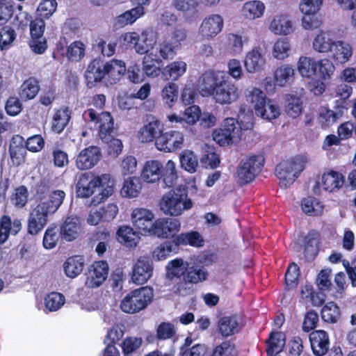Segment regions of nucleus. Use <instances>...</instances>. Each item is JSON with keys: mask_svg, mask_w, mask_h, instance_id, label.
Here are the masks:
<instances>
[{"mask_svg": "<svg viewBox=\"0 0 356 356\" xmlns=\"http://www.w3.org/2000/svg\"><path fill=\"white\" fill-rule=\"evenodd\" d=\"M187 64L183 60H175L166 65L161 71L162 76L167 80H178L186 72Z\"/></svg>", "mask_w": 356, "mask_h": 356, "instance_id": "58836bf2", "label": "nucleus"}, {"mask_svg": "<svg viewBox=\"0 0 356 356\" xmlns=\"http://www.w3.org/2000/svg\"><path fill=\"white\" fill-rule=\"evenodd\" d=\"M334 42L332 33L328 31H321L314 38L312 48L318 53L327 54L332 50Z\"/></svg>", "mask_w": 356, "mask_h": 356, "instance_id": "7c9ffc66", "label": "nucleus"}, {"mask_svg": "<svg viewBox=\"0 0 356 356\" xmlns=\"http://www.w3.org/2000/svg\"><path fill=\"white\" fill-rule=\"evenodd\" d=\"M178 86L172 82L168 83L162 90V97L165 104L171 108L177 99Z\"/></svg>", "mask_w": 356, "mask_h": 356, "instance_id": "680f3d73", "label": "nucleus"}, {"mask_svg": "<svg viewBox=\"0 0 356 356\" xmlns=\"http://www.w3.org/2000/svg\"><path fill=\"white\" fill-rule=\"evenodd\" d=\"M227 46L232 56H238L243 51L245 40L238 33H230L227 35Z\"/></svg>", "mask_w": 356, "mask_h": 356, "instance_id": "4d7b16f0", "label": "nucleus"}, {"mask_svg": "<svg viewBox=\"0 0 356 356\" xmlns=\"http://www.w3.org/2000/svg\"><path fill=\"white\" fill-rule=\"evenodd\" d=\"M142 188L143 184L140 179L138 177H131L124 181L120 193L124 197H136L139 195Z\"/></svg>", "mask_w": 356, "mask_h": 356, "instance_id": "a19ab883", "label": "nucleus"}, {"mask_svg": "<svg viewBox=\"0 0 356 356\" xmlns=\"http://www.w3.org/2000/svg\"><path fill=\"white\" fill-rule=\"evenodd\" d=\"M163 128L160 121L153 120L142 127L137 134L138 139L141 143L156 140L162 134Z\"/></svg>", "mask_w": 356, "mask_h": 356, "instance_id": "b1692460", "label": "nucleus"}, {"mask_svg": "<svg viewBox=\"0 0 356 356\" xmlns=\"http://www.w3.org/2000/svg\"><path fill=\"white\" fill-rule=\"evenodd\" d=\"M184 141V135L177 131L162 132L155 141L156 148L165 152H174L182 147Z\"/></svg>", "mask_w": 356, "mask_h": 356, "instance_id": "2eb2a0df", "label": "nucleus"}, {"mask_svg": "<svg viewBox=\"0 0 356 356\" xmlns=\"http://www.w3.org/2000/svg\"><path fill=\"white\" fill-rule=\"evenodd\" d=\"M97 188L99 190L97 195L95 196L91 203L96 205L111 196L114 192L115 180L109 174H102L95 177Z\"/></svg>", "mask_w": 356, "mask_h": 356, "instance_id": "6ab92c4d", "label": "nucleus"}, {"mask_svg": "<svg viewBox=\"0 0 356 356\" xmlns=\"http://www.w3.org/2000/svg\"><path fill=\"white\" fill-rule=\"evenodd\" d=\"M267 353L270 356H275L282 351L285 345V337L281 332H273L267 341Z\"/></svg>", "mask_w": 356, "mask_h": 356, "instance_id": "49530a36", "label": "nucleus"}, {"mask_svg": "<svg viewBox=\"0 0 356 356\" xmlns=\"http://www.w3.org/2000/svg\"><path fill=\"white\" fill-rule=\"evenodd\" d=\"M269 29L276 35H287L294 31L293 22L287 15H276L271 21Z\"/></svg>", "mask_w": 356, "mask_h": 356, "instance_id": "c85d7f7f", "label": "nucleus"}, {"mask_svg": "<svg viewBox=\"0 0 356 356\" xmlns=\"http://www.w3.org/2000/svg\"><path fill=\"white\" fill-rule=\"evenodd\" d=\"M239 118L240 121L232 118H227L224 120L222 125L227 133L232 136V140L236 143L241 140L243 131L250 130L253 127L252 115L244 116L245 121L241 119V116H239Z\"/></svg>", "mask_w": 356, "mask_h": 356, "instance_id": "dca6fc26", "label": "nucleus"}, {"mask_svg": "<svg viewBox=\"0 0 356 356\" xmlns=\"http://www.w3.org/2000/svg\"><path fill=\"white\" fill-rule=\"evenodd\" d=\"M84 266L85 259L83 256L70 257L63 264L65 274L70 278H75L81 273Z\"/></svg>", "mask_w": 356, "mask_h": 356, "instance_id": "f704fd0d", "label": "nucleus"}, {"mask_svg": "<svg viewBox=\"0 0 356 356\" xmlns=\"http://www.w3.org/2000/svg\"><path fill=\"white\" fill-rule=\"evenodd\" d=\"M39 90L38 81L34 78H29L22 84L19 96L24 100L32 99L38 95Z\"/></svg>", "mask_w": 356, "mask_h": 356, "instance_id": "8fccbe9b", "label": "nucleus"}, {"mask_svg": "<svg viewBox=\"0 0 356 356\" xmlns=\"http://www.w3.org/2000/svg\"><path fill=\"white\" fill-rule=\"evenodd\" d=\"M323 0H301L300 10L305 15H315L323 4Z\"/></svg>", "mask_w": 356, "mask_h": 356, "instance_id": "69168bd1", "label": "nucleus"}, {"mask_svg": "<svg viewBox=\"0 0 356 356\" xmlns=\"http://www.w3.org/2000/svg\"><path fill=\"white\" fill-rule=\"evenodd\" d=\"M56 0H42L37 9L38 15L45 19L49 18L57 8Z\"/></svg>", "mask_w": 356, "mask_h": 356, "instance_id": "338daca9", "label": "nucleus"}, {"mask_svg": "<svg viewBox=\"0 0 356 356\" xmlns=\"http://www.w3.org/2000/svg\"><path fill=\"white\" fill-rule=\"evenodd\" d=\"M163 165L158 160L147 161L141 172V179L149 184H154L161 179Z\"/></svg>", "mask_w": 356, "mask_h": 356, "instance_id": "a878e982", "label": "nucleus"}, {"mask_svg": "<svg viewBox=\"0 0 356 356\" xmlns=\"http://www.w3.org/2000/svg\"><path fill=\"white\" fill-rule=\"evenodd\" d=\"M307 163L306 156H298L277 165L275 175L280 180V185L284 188L291 185L304 170Z\"/></svg>", "mask_w": 356, "mask_h": 356, "instance_id": "20e7f679", "label": "nucleus"}, {"mask_svg": "<svg viewBox=\"0 0 356 356\" xmlns=\"http://www.w3.org/2000/svg\"><path fill=\"white\" fill-rule=\"evenodd\" d=\"M309 341L313 353L316 356L325 355L330 348L328 334L322 330H314L309 334Z\"/></svg>", "mask_w": 356, "mask_h": 356, "instance_id": "4be33fe9", "label": "nucleus"}, {"mask_svg": "<svg viewBox=\"0 0 356 356\" xmlns=\"http://www.w3.org/2000/svg\"><path fill=\"white\" fill-rule=\"evenodd\" d=\"M181 222L176 218H162L154 221L152 234L159 238L175 236V234L180 230Z\"/></svg>", "mask_w": 356, "mask_h": 356, "instance_id": "a211bd4d", "label": "nucleus"}, {"mask_svg": "<svg viewBox=\"0 0 356 356\" xmlns=\"http://www.w3.org/2000/svg\"><path fill=\"white\" fill-rule=\"evenodd\" d=\"M266 64V51L261 47H254L245 54L243 65L247 73L260 72L264 69Z\"/></svg>", "mask_w": 356, "mask_h": 356, "instance_id": "4468645a", "label": "nucleus"}, {"mask_svg": "<svg viewBox=\"0 0 356 356\" xmlns=\"http://www.w3.org/2000/svg\"><path fill=\"white\" fill-rule=\"evenodd\" d=\"M106 77L111 84L115 83L126 72L125 63L121 60L113 59L105 63Z\"/></svg>", "mask_w": 356, "mask_h": 356, "instance_id": "c9c22d12", "label": "nucleus"}, {"mask_svg": "<svg viewBox=\"0 0 356 356\" xmlns=\"http://www.w3.org/2000/svg\"><path fill=\"white\" fill-rule=\"evenodd\" d=\"M339 314V309L333 302H327L323 306L321 310L322 318L323 321L328 323L337 322Z\"/></svg>", "mask_w": 356, "mask_h": 356, "instance_id": "052dcab7", "label": "nucleus"}, {"mask_svg": "<svg viewBox=\"0 0 356 356\" xmlns=\"http://www.w3.org/2000/svg\"><path fill=\"white\" fill-rule=\"evenodd\" d=\"M22 229V222L19 219L11 220L8 216H3L0 218V244L4 243L9 234L17 235Z\"/></svg>", "mask_w": 356, "mask_h": 356, "instance_id": "bb28decb", "label": "nucleus"}, {"mask_svg": "<svg viewBox=\"0 0 356 356\" xmlns=\"http://www.w3.org/2000/svg\"><path fill=\"white\" fill-rule=\"evenodd\" d=\"M157 42L156 32L151 29H146L140 35V41L136 47V51L140 54L150 53Z\"/></svg>", "mask_w": 356, "mask_h": 356, "instance_id": "e433bc0d", "label": "nucleus"}, {"mask_svg": "<svg viewBox=\"0 0 356 356\" xmlns=\"http://www.w3.org/2000/svg\"><path fill=\"white\" fill-rule=\"evenodd\" d=\"M295 75V70L292 65L281 64L273 72L275 86L283 88L290 85L293 81Z\"/></svg>", "mask_w": 356, "mask_h": 356, "instance_id": "393cba45", "label": "nucleus"}, {"mask_svg": "<svg viewBox=\"0 0 356 356\" xmlns=\"http://www.w3.org/2000/svg\"><path fill=\"white\" fill-rule=\"evenodd\" d=\"M301 207L305 214L315 216L323 213L324 206L316 198L308 197L302 200Z\"/></svg>", "mask_w": 356, "mask_h": 356, "instance_id": "3c124183", "label": "nucleus"}, {"mask_svg": "<svg viewBox=\"0 0 356 356\" xmlns=\"http://www.w3.org/2000/svg\"><path fill=\"white\" fill-rule=\"evenodd\" d=\"M101 157V152L96 146H90L81 150L76 156V165L78 169H91L97 164Z\"/></svg>", "mask_w": 356, "mask_h": 356, "instance_id": "aec40b11", "label": "nucleus"}, {"mask_svg": "<svg viewBox=\"0 0 356 356\" xmlns=\"http://www.w3.org/2000/svg\"><path fill=\"white\" fill-rule=\"evenodd\" d=\"M188 268V264L182 259H175L170 261L166 266L167 276L170 279L180 277L184 275Z\"/></svg>", "mask_w": 356, "mask_h": 356, "instance_id": "de8ad7c7", "label": "nucleus"}, {"mask_svg": "<svg viewBox=\"0 0 356 356\" xmlns=\"http://www.w3.org/2000/svg\"><path fill=\"white\" fill-rule=\"evenodd\" d=\"M79 232V219L76 217H67L60 228V235L67 241L76 238Z\"/></svg>", "mask_w": 356, "mask_h": 356, "instance_id": "ea45409f", "label": "nucleus"}, {"mask_svg": "<svg viewBox=\"0 0 356 356\" xmlns=\"http://www.w3.org/2000/svg\"><path fill=\"white\" fill-rule=\"evenodd\" d=\"M65 296L58 292H51L47 294L44 298L45 307L49 312H56L59 310L65 304Z\"/></svg>", "mask_w": 356, "mask_h": 356, "instance_id": "13d9d810", "label": "nucleus"}, {"mask_svg": "<svg viewBox=\"0 0 356 356\" xmlns=\"http://www.w3.org/2000/svg\"><path fill=\"white\" fill-rule=\"evenodd\" d=\"M161 178L165 187H172L175 185L178 176L176 170V164L172 160H168L163 167L161 172Z\"/></svg>", "mask_w": 356, "mask_h": 356, "instance_id": "864d4df0", "label": "nucleus"}, {"mask_svg": "<svg viewBox=\"0 0 356 356\" xmlns=\"http://www.w3.org/2000/svg\"><path fill=\"white\" fill-rule=\"evenodd\" d=\"M71 118V111L67 107L58 110L54 115L52 129L56 133H60L67 125Z\"/></svg>", "mask_w": 356, "mask_h": 356, "instance_id": "a18cd8bd", "label": "nucleus"}, {"mask_svg": "<svg viewBox=\"0 0 356 356\" xmlns=\"http://www.w3.org/2000/svg\"><path fill=\"white\" fill-rule=\"evenodd\" d=\"M153 296V290L150 287L143 286L135 289L122 299L120 308L124 313H138L147 307Z\"/></svg>", "mask_w": 356, "mask_h": 356, "instance_id": "39448f33", "label": "nucleus"}, {"mask_svg": "<svg viewBox=\"0 0 356 356\" xmlns=\"http://www.w3.org/2000/svg\"><path fill=\"white\" fill-rule=\"evenodd\" d=\"M243 326L242 319L238 316H227L220 318L218 327L220 333L224 337H229L238 332Z\"/></svg>", "mask_w": 356, "mask_h": 356, "instance_id": "cd10ccee", "label": "nucleus"}, {"mask_svg": "<svg viewBox=\"0 0 356 356\" xmlns=\"http://www.w3.org/2000/svg\"><path fill=\"white\" fill-rule=\"evenodd\" d=\"M65 197V193L63 191L54 190L49 194L47 200H41L39 204L54 214L63 204Z\"/></svg>", "mask_w": 356, "mask_h": 356, "instance_id": "79ce46f5", "label": "nucleus"}, {"mask_svg": "<svg viewBox=\"0 0 356 356\" xmlns=\"http://www.w3.org/2000/svg\"><path fill=\"white\" fill-rule=\"evenodd\" d=\"M223 27L222 17L218 14H211L202 19L197 34L203 40H211L222 32Z\"/></svg>", "mask_w": 356, "mask_h": 356, "instance_id": "1a4fd4ad", "label": "nucleus"}, {"mask_svg": "<svg viewBox=\"0 0 356 356\" xmlns=\"http://www.w3.org/2000/svg\"><path fill=\"white\" fill-rule=\"evenodd\" d=\"M175 242L179 245H190L195 247L203 245V239L197 232L181 233L175 236Z\"/></svg>", "mask_w": 356, "mask_h": 356, "instance_id": "5fc2aeb1", "label": "nucleus"}, {"mask_svg": "<svg viewBox=\"0 0 356 356\" xmlns=\"http://www.w3.org/2000/svg\"><path fill=\"white\" fill-rule=\"evenodd\" d=\"M193 207V200L186 191L173 189L165 193L159 203L161 211L166 216L177 217Z\"/></svg>", "mask_w": 356, "mask_h": 356, "instance_id": "7ed1b4c3", "label": "nucleus"}, {"mask_svg": "<svg viewBox=\"0 0 356 356\" xmlns=\"http://www.w3.org/2000/svg\"><path fill=\"white\" fill-rule=\"evenodd\" d=\"M152 260L147 256L138 257L132 268L131 280L136 284H144L152 276Z\"/></svg>", "mask_w": 356, "mask_h": 356, "instance_id": "9b49d317", "label": "nucleus"}, {"mask_svg": "<svg viewBox=\"0 0 356 356\" xmlns=\"http://www.w3.org/2000/svg\"><path fill=\"white\" fill-rule=\"evenodd\" d=\"M109 266L106 261H95L86 273V286L91 289L99 287L106 281Z\"/></svg>", "mask_w": 356, "mask_h": 356, "instance_id": "9d476101", "label": "nucleus"}, {"mask_svg": "<svg viewBox=\"0 0 356 356\" xmlns=\"http://www.w3.org/2000/svg\"><path fill=\"white\" fill-rule=\"evenodd\" d=\"M29 191L26 186H21L15 188L11 196V202L17 208H24L28 202Z\"/></svg>", "mask_w": 356, "mask_h": 356, "instance_id": "bf43d9fd", "label": "nucleus"}, {"mask_svg": "<svg viewBox=\"0 0 356 356\" xmlns=\"http://www.w3.org/2000/svg\"><path fill=\"white\" fill-rule=\"evenodd\" d=\"M179 50L170 41H163L158 47L159 56L164 60H172Z\"/></svg>", "mask_w": 356, "mask_h": 356, "instance_id": "0e129e2a", "label": "nucleus"}, {"mask_svg": "<svg viewBox=\"0 0 356 356\" xmlns=\"http://www.w3.org/2000/svg\"><path fill=\"white\" fill-rule=\"evenodd\" d=\"M240 96L241 92L234 83L224 81L220 82L211 97L220 105H230L236 102Z\"/></svg>", "mask_w": 356, "mask_h": 356, "instance_id": "6e6552de", "label": "nucleus"}, {"mask_svg": "<svg viewBox=\"0 0 356 356\" xmlns=\"http://www.w3.org/2000/svg\"><path fill=\"white\" fill-rule=\"evenodd\" d=\"M291 49V44L287 39H278L273 47V56L277 60H284L289 56Z\"/></svg>", "mask_w": 356, "mask_h": 356, "instance_id": "6e6d98bb", "label": "nucleus"}, {"mask_svg": "<svg viewBox=\"0 0 356 356\" xmlns=\"http://www.w3.org/2000/svg\"><path fill=\"white\" fill-rule=\"evenodd\" d=\"M50 215L52 213L38 203L29 214L27 223L28 233L35 235L41 232L47 225Z\"/></svg>", "mask_w": 356, "mask_h": 356, "instance_id": "ddd939ff", "label": "nucleus"}, {"mask_svg": "<svg viewBox=\"0 0 356 356\" xmlns=\"http://www.w3.org/2000/svg\"><path fill=\"white\" fill-rule=\"evenodd\" d=\"M85 78L87 86L89 88L94 87L96 83L106 78L105 63L98 59L93 60L85 72Z\"/></svg>", "mask_w": 356, "mask_h": 356, "instance_id": "5701e85b", "label": "nucleus"}, {"mask_svg": "<svg viewBox=\"0 0 356 356\" xmlns=\"http://www.w3.org/2000/svg\"><path fill=\"white\" fill-rule=\"evenodd\" d=\"M207 275L208 273L204 268L192 267L188 268L184 280L186 282L196 284L205 280Z\"/></svg>", "mask_w": 356, "mask_h": 356, "instance_id": "e2e57ef3", "label": "nucleus"}, {"mask_svg": "<svg viewBox=\"0 0 356 356\" xmlns=\"http://www.w3.org/2000/svg\"><path fill=\"white\" fill-rule=\"evenodd\" d=\"M95 177L90 180L89 173H83L79 177L76 184V193L78 196L88 197L92 195L97 189Z\"/></svg>", "mask_w": 356, "mask_h": 356, "instance_id": "4c0bfd02", "label": "nucleus"}, {"mask_svg": "<svg viewBox=\"0 0 356 356\" xmlns=\"http://www.w3.org/2000/svg\"><path fill=\"white\" fill-rule=\"evenodd\" d=\"M331 58L337 63H347L353 56V47L348 42L335 40L330 50Z\"/></svg>", "mask_w": 356, "mask_h": 356, "instance_id": "c756f323", "label": "nucleus"}, {"mask_svg": "<svg viewBox=\"0 0 356 356\" xmlns=\"http://www.w3.org/2000/svg\"><path fill=\"white\" fill-rule=\"evenodd\" d=\"M246 102L252 107L257 116L271 120L277 118L280 115V108L277 104L267 97L261 89L251 86L245 91Z\"/></svg>", "mask_w": 356, "mask_h": 356, "instance_id": "f03ea898", "label": "nucleus"}, {"mask_svg": "<svg viewBox=\"0 0 356 356\" xmlns=\"http://www.w3.org/2000/svg\"><path fill=\"white\" fill-rule=\"evenodd\" d=\"M161 63L162 60L157 54H154L152 52L146 54L143 60V70L148 76L156 77L161 72L160 67L156 64L159 65Z\"/></svg>", "mask_w": 356, "mask_h": 356, "instance_id": "37998d69", "label": "nucleus"}, {"mask_svg": "<svg viewBox=\"0 0 356 356\" xmlns=\"http://www.w3.org/2000/svg\"><path fill=\"white\" fill-rule=\"evenodd\" d=\"M178 244L172 241H166L154 248L152 252V258L154 261H163L167 259L172 254L178 252Z\"/></svg>", "mask_w": 356, "mask_h": 356, "instance_id": "72a5a7b5", "label": "nucleus"}, {"mask_svg": "<svg viewBox=\"0 0 356 356\" xmlns=\"http://www.w3.org/2000/svg\"><path fill=\"white\" fill-rule=\"evenodd\" d=\"M264 163L262 156H250L245 161L241 163L237 170V177L241 184L251 182L260 172Z\"/></svg>", "mask_w": 356, "mask_h": 356, "instance_id": "0eeeda50", "label": "nucleus"}, {"mask_svg": "<svg viewBox=\"0 0 356 356\" xmlns=\"http://www.w3.org/2000/svg\"><path fill=\"white\" fill-rule=\"evenodd\" d=\"M144 7L141 6H136L135 8L127 10L122 15H119L116 19V23L121 26H124L127 24H131L138 18L144 15Z\"/></svg>", "mask_w": 356, "mask_h": 356, "instance_id": "09e8293b", "label": "nucleus"}, {"mask_svg": "<svg viewBox=\"0 0 356 356\" xmlns=\"http://www.w3.org/2000/svg\"><path fill=\"white\" fill-rule=\"evenodd\" d=\"M335 66L328 58H324L316 61L315 78L309 82V86L315 95H321L325 90V81H329L335 72Z\"/></svg>", "mask_w": 356, "mask_h": 356, "instance_id": "423d86ee", "label": "nucleus"}, {"mask_svg": "<svg viewBox=\"0 0 356 356\" xmlns=\"http://www.w3.org/2000/svg\"><path fill=\"white\" fill-rule=\"evenodd\" d=\"M83 118L86 122L99 124L100 139L108 144L107 151L109 155L117 157L122 151L123 144L121 140L113 138V119L108 112L97 113L94 109L89 108L83 113Z\"/></svg>", "mask_w": 356, "mask_h": 356, "instance_id": "f257e3e1", "label": "nucleus"}, {"mask_svg": "<svg viewBox=\"0 0 356 356\" xmlns=\"http://www.w3.org/2000/svg\"><path fill=\"white\" fill-rule=\"evenodd\" d=\"M316 61L314 58L307 56H300L297 61L296 69L298 74L302 78L309 80V82H312L315 78Z\"/></svg>", "mask_w": 356, "mask_h": 356, "instance_id": "2f4dec72", "label": "nucleus"}, {"mask_svg": "<svg viewBox=\"0 0 356 356\" xmlns=\"http://www.w3.org/2000/svg\"><path fill=\"white\" fill-rule=\"evenodd\" d=\"M220 72L208 70L204 72L198 79L197 89L202 97H211L220 82Z\"/></svg>", "mask_w": 356, "mask_h": 356, "instance_id": "f3484780", "label": "nucleus"}, {"mask_svg": "<svg viewBox=\"0 0 356 356\" xmlns=\"http://www.w3.org/2000/svg\"><path fill=\"white\" fill-rule=\"evenodd\" d=\"M238 352L229 341L222 342L214 349L212 356H237Z\"/></svg>", "mask_w": 356, "mask_h": 356, "instance_id": "774afa93", "label": "nucleus"}, {"mask_svg": "<svg viewBox=\"0 0 356 356\" xmlns=\"http://www.w3.org/2000/svg\"><path fill=\"white\" fill-rule=\"evenodd\" d=\"M154 214L147 209L137 208L131 213V221L138 230V232L143 235H151L154 226L152 222Z\"/></svg>", "mask_w": 356, "mask_h": 356, "instance_id": "f8f14e48", "label": "nucleus"}, {"mask_svg": "<svg viewBox=\"0 0 356 356\" xmlns=\"http://www.w3.org/2000/svg\"><path fill=\"white\" fill-rule=\"evenodd\" d=\"M117 236L118 241L127 247L136 246L140 239L138 232L129 226L120 227L117 232Z\"/></svg>", "mask_w": 356, "mask_h": 356, "instance_id": "c03bdc74", "label": "nucleus"}, {"mask_svg": "<svg viewBox=\"0 0 356 356\" xmlns=\"http://www.w3.org/2000/svg\"><path fill=\"white\" fill-rule=\"evenodd\" d=\"M344 184V177L342 174L331 170L323 174L321 182L316 183L314 187L316 193H318V189L321 185L325 191L334 192L342 187Z\"/></svg>", "mask_w": 356, "mask_h": 356, "instance_id": "412c9836", "label": "nucleus"}, {"mask_svg": "<svg viewBox=\"0 0 356 356\" xmlns=\"http://www.w3.org/2000/svg\"><path fill=\"white\" fill-rule=\"evenodd\" d=\"M265 8L264 3L261 1H249L243 5L241 9V15L245 19L253 20L261 17Z\"/></svg>", "mask_w": 356, "mask_h": 356, "instance_id": "473e14b6", "label": "nucleus"}, {"mask_svg": "<svg viewBox=\"0 0 356 356\" xmlns=\"http://www.w3.org/2000/svg\"><path fill=\"white\" fill-rule=\"evenodd\" d=\"M181 167L186 171L193 173L198 167V159L193 152L188 149L184 150L179 156Z\"/></svg>", "mask_w": 356, "mask_h": 356, "instance_id": "603ef678", "label": "nucleus"}]
</instances>
